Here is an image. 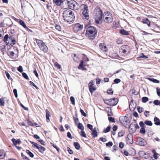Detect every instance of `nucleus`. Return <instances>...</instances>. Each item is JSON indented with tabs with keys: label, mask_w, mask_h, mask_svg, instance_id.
Returning <instances> with one entry per match:
<instances>
[{
	"label": "nucleus",
	"mask_w": 160,
	"mask_h": 160,
	"mask_svg": "<svg viewBox=\"0 0 160 160\" xmlns=\"http://www.w3.org/2000/svg\"><path fill=\"white\" fill-rule=\"evenodd\" d=\"M145 128H141L140 130V132L142 134H144L146 133Z\"/></svg>",
	"instance_id": "37"
},
{
	"label": "nucleus",
	"mask_w": 160,
	"mask_h": 160,
	"mask_svg": "<svg viewBox=\"0 0 160 160\" xmlns=\"http://www.w3.org/2000/svg\"><path fill=\"white\" fill-rule=\"evenodd\" d=\"M142 22L143 23L146 24L147 25L149 26L150 24V22L148 19L147 18H145L142 19Z\"/></svg>",
	"instance_id": "20"
},
{
	"label": "nucleus",
	"mask_w": 160,
	"mask_h": 160,
	"mask_svg": "<svg viewBox=\"0 0 160 160\" xmlns=\"http://www.w3.org/2000/svg\"><path fill=\"white\" fill-rule=\"evenodd\" d=\"M106 145L107 147L112 146L113 145V143L112 142H109L106 144Z\"/></svg>",
	"instance_id": "56"
},
{
	"label": "nucleus",
	"mask_w": 160,
	"mask_h": 160,
	"mask_svg": "<svg viewBox=\"0 0 160 160\" xmlns=\"http://www.w3.org/2000/svg\"><path fill=\"white\" fill-rule=\"evenodd\" d=\"M120 33L122 35H129L128 32L124 29H122L120 31Z\"/></svg>",
	"instance_id": "24"
},
{
	"label": "nucleus",
	"mask_w": 160,
	"mask_h": 160,
	"mask_svg": "<svg viewBox=\"0 0 160 160\" xmlns=\"http://www.w3.org/2000/svg\"><path fill=\"white\" fill-rule=\"evenodd\" d=\"M108 119L111 122H115V119H114V118H113L111 117H108Z\"/></svg>",
	"instance_id": "55"
},
{
	"label": "nucleus",
	"mask_w": 160,
	"mask_h": 160,
	"mask_svg": "<svg viewBox=\"0 0 160 160\" xmlns=\"http://www.w3.org/2000/svg\"><path fill=\"white\" fill-rule=\"evenodd\" d=\"M36 41L37 44L39 48L42 51L45 52H47L48 51V48L47 46L41 40L36 39Z\"/></svg>",
	"instance_id": "5"
},
{
	"label": "nucleus",
	"mask_w": 160,
	"mask_h": 160,
	"mask_svg": "<svg viewBox=\"0 0 160 160\" xmlns=\"http://www.w3.org/2000/svg\"><path fill=\"white\" fill-rule=\"evenodd\" d=\"M150 80L151 81H152L155 83H158L159 82V81L158 80L154 78H150Z\"/></svg>",
	"instance_id": "49"
},
{
	"label": "nucleus",
	"mask_w": 160,
	"mask_h": 160,
	"mask_svg": "<svg viewBox=\"0 0 160 160\" xmlns=\"http://www.w3.org/2000/svg\"><path fill=\"white\" fill-rule=\"evenodd\" d=\"M12 141L13 143L15 145L18 143L19 144L21 142V140L20 139L16 140L15 139L13 138L12 139Z\"/></svg>",
	"instance_id": "25"
},
{
	"label": "nucleus",
	"mask_w": 160,
	"mask_h": 160,
	"mask_svg": "<svg viewBox=\"0 0 160 160\" xmlns=\"http://www.w3.org/2000/svg\"><path fill=\"white\" fill-rule=\"evenodd\" d=\"M99 139H100V140L101 141H102L103 142H106L107 141V139L105 138H104L102 137H101Z\"/></svg>",
	"instance_id": "61"
},
{
	"label": "nucleus",
	"mask_w": 160,
	"mask_h": 160,
	"mask_svg": "<svg viewBox=\"0 0 160 160\" xmlns=\"http://www.w3.org/2000/svg\"><path fill=\"white\" fill-rule=\"evenodd\" d=\"M78 127L79 129H81V131H83L84 129L82 123H80L78 124Z\"/></svg>",
	"instance_id": "28"
},
{
	"label": "nucleus",
	"mask_w": 160,
	"mask_h": 160,
	"mask_svg": "<svg viewBox=\"0 0 160 160\" xmlns=\"http://www.w3.org/2000/svg\"><path fill=\"white\" fill-rule=\"evenodd\" d=\"M132 128H134V131H135L137 129H138L139 128V127L138 125L137 124H133L132 123L130 124L129 126V128L131 129H133Z\"/></svg>",
	"instance_id": "15"
},
{
	"label": "nucleus",
	"mask_w": 160,
	"mask_h": 160,
	"mask_svg": "<svg viewBox=\"0 0 160 160\" xmlns=\"http://www.w3.org/2000/svg\"><path fill=\"white\" fill-rule=\"evenodd\" d=\"M153 103L156 105H159V101L158 100H155L153 102Z\"/></svg>",
	"instance_id": "58"
},
{
	"label": "nucleus",
	"mask_w": 160,
	"mask_h": 160,
	"mask_svg": "<svg viewBox=\"0 0 160 160\" xmlns=\"http://www.w3.org/2000/svg\"><path fill=\"white\" fill-rule=\"evenodd\" d=\"M80 135L82 136L84 138L86 137V135L85 132L83 131H82L81 132Z\"/></svg>",
	"instance_id": "46"
},
{
	"label": "nucleus",
	"mask_w": 160,
	"mask_h": 160,
	"mask_svg": "<svg viewBox=\"0 0 160 160\" xmlns=\"http://www.w3.org/2000/svg\"><path fill=\"white\" fill-rule=\"evenodd\" d=\"M38 149L41 152L43 153L45 150V148L39 145L38 147Z\"/></svg>",
	"instance_id": "22"
},
{
	"label": "nucleus",
	"mask_w": 160,
	"mask_h": 160,
	"mask_svg": "<svg viewBox=\"0 0 160 160\" xmlns=\"http://www.w3.org/2000/svg\"><path fill=\"white\" fill-rule=\"evenodd\" d=\"M97 30L94 27L90 26L87 29L86 35L90 39H93L97 35Z\"/></svg>",
	"instance_id": "2"
},
{
	"label": "nucleus",
	"mask_w": 160,
	"mask_h": 160,
	"mask_svg": "<svg viewBox=\"0 0 160 160\" xmlns=\"http://www.w3.org/2000/svg\"><path fill=\"white\" fill-rule=\"evenodd\" d=\"M97 11L98 12L96 13L94 17L95 22L96 24L100 23V22L101 20L102 16V12L101 9H98Z\"/></svg>",
	"instance_id": "9"
},
{
	"label": "nucleus",
	"mask_w": 160,
	"mask_h": 160,
	"mask_svg": "<svg viewBox=\"0 0 160 160\" xmlns=\"http://www.w3.org/2000/svg\"><path fill=\"white\" fill-rule=\"evenodd\" d=\"M83 61L81 60V61L80 63L78 66V68L79 69H81L82 70H86V68L83 66Z\"/></svg>",
	"instance_id": "19"
},
{
	"label": "nucleus",
	"mask_w": 160,
	"mask_h": 160,
	"mask_svg": "<svg viewBox=\"0 0 160 160\" xmlns=\"http://www.w3.org/2000/svg\"><path fill=\"white\" fill-rule=\"evenodd\" d=\"M3 41L6 42L7 45H14L16 42V40L13 37H9L8 34H6L4 38Z\"/></svg>",
	"instance_id": "3"
},
{
	"label": "nucleus",
	"mask_w": 160,
	"mask_h": 160,
	"mask_svg": "<svg viewBox=\"0 0 160 160\" xmlns=\"http://www.w3.org/2000/svg\"><path fill=\"white\" fill-rule=\"evenodd\" d=\"M19 23L20 25L22 26L24 28H26V24L22 20H20L19 21Z\"/></svg>",
	"instance_id": "35"
},
{
	"label": "nucleus",
	"mask_w": 160,
	"mask_h": 160,
	"mask_svg": "<svg viewBox=\"0 0 160 160\" xmlns=\"http://www.w3.org/2000/svg\"><path fill=\"white\" fill-rule=\"evenodd\" d=\"M29 83H30V84L31 85L33 86V87H35L37 89H39L37 87L34 83L32 81H30Z\"/></svg>",
	"instance_id": "48"
},
{
	"label": "nucleus",
	"mask_w": 160,
	"mask_h": 160,
	"mask_svg": "<svg viewBox=\"0 0 160 160\" xmlns=\"http://www.w3.org/2000/svg\"><path fill=\"white\" fill-rule=\"evenodd\" d=\"M70 100L73 105L75 104V99L74 97L72 96L70 98Z\"/></svg>",
	"instance_id": "40"
},
{
	"label": "nucleus",
	"mask_w": 160,
	"mask_h": 160,
	"mask_svg": "<svg viewBox=\"0 0 160 160\" xmlns=\"http://www.w3.org/2000/svg\"><path fill=\"white\" fill-rule=\"evenodd\" d=\"M111 129V127L109 126H108L105 130V132L106 133L109 132Z\"/></svg>",
	"instance_id": "59"
},
{
	"label": "nucleus",
	"mask_w": 160,
	"mask_h": 160,
	"mask_svg": "<svg viewBox=\"0 0 160 160\" xmlns=\"http://www.w3.org/2000/svg\"><path fill=\"white\" fill-rule=\"evenodd\" d=\"M107 93L109 94H112L113 93V91L112 89L108 90L107 91Z\"/></svg>",
	"instance_id": "64"
},
{
	"label": "nucleus",
	"mask_w": 160,
	"mask_h": 160,
	"mask_svg": "<svg viewBox=\"0 0 160 160\" xmlns=\"http://www.w3.org/2000/svg\"><path fill=\"white\" fill-rule=\"evenodd\" d=\"M13 92L14 94L15 97L16 98H17L18 96V94L17 89H14L13 90Z\"/></svg>",
	"instance_id": "47"
},
{
	"label": "nucleus",
	"mask_w": 160,
	"mask_h": 160,
	"mask_svg": "<svg viewBox=\"0 0 160 160\" xmlns=\"http://www.w3.org/2000/svg\"><path fill=\"white\" fill-rule=\"evenodd\" d=\"M139 125L141 128H145V125L142 121H141L139 122Z\"/></svg>",
	"instance_id": "42"
},
{
	"label": "nucleus",
	"mask_w": 160,
	"mask_h": 160,
	"mask_svg": "<svg viewBox=\"0 0 160 160\" xmlns=\"http://www.w3.org/2000/svg\"><path fill=\"white\" fill-rule=\"evenodd\" d=\"M74 145L75 148L77 150H79L80 148L79 144L77 142H75L74 143Z\"/></svg>",
	"instance_id": "29"
},
{
	"label": "nucleus",
	"mask_w": 160,
	"mask_h": 160,
	"mask_svg": "<svg viewBox=\"0 0 160 160\" xmlns=\"http://www.w3.org/2000/svg\"><path fill=\"white\" fill-rule=\"evenodd\" d=\"M124 132L122 131H121L118 133V136L119 137H122L124 135Z\"/></svg>",
	"instance_id": "41"
},
{
	"label": "nucleus",
	"mask_w": 160,
	"mask_h": 160,
	"mask_svg": "<svg viewBox=\"0 0 160 160\" xmlns=\"http://www.w3.org/2000/svg\"><path fill=\"white\" fill-rule=\"evenodd\" d=\"M62 2V0H53V2L58 6L60 5Z\"/></svg>",
	"instance_id": "23"
},
{
	"label": "nucleus",
	"mask_w": 160,
	"mask_h": 160,
	"mask_svg": "<svg viewBox=\"0 0 160 160\" xmlns=\"http://www.w3.org/2000/svg\"><path fill=\"white\" fill-rule=\"evenodd\" d=\"M137 109L138 112L140 113L142 112L144 110L143 108L141 107H138Z\"/></svg>",
	"instance_id": "36"
},
{
	"label": "nucleus",
	"mask_w": 160,
	"mask_h": 160,
	"mask_svg": "<svg viewBox=\"0 0 160 160\" xmlns=\"http://www.w3.org/2000/svg\"><path fill=\"white\" fill-rule=\"evenodd\" d=\"M8 55L12 58H13V56L14 53L13 52H9L8 53Z\"/></svg>",
	"instance_id": "33"
},
{
	"label": "nucleus",
	"mask_w": 160,
	"mask_h": 160,
	"mask_svg": "<svg viewBox=\"0 0 160 160\" xmlns=\"http://www.w3.org/2000/svg\"><path fill=\"white\" fill-rule=\"evenodd\" d=\"M63 17L64 20L70 23L74 20L75 16L72 12L69 9H66L63 13Z\"/></svg>",
	"instance_id": "1"
},
{
	"label": "nucleus",
	"mask_w": 160,
	"mask_h": 160,
	"mask_svg": "<svg viewBox=\"0 0 160 160\" xmlns=\"http://www.w3.org/2000/svg\"><path fill=\"white\" fill-rule=\"evenodd\" d=\"M6 153L3 150L0 151V159H3L5 157Z\"/></svg>",
	"instance_id": "18"
},
{
	"label": "nucleus",
	"mask_w": 160,
	"mask_h": 160,
	"mask_svg": "<svg viewBox=\"0 0 160 160\" xmlns=\"http://www.w3.org/2000/svg\"><path fill=\"white\" fill-rule=\"evenodd\" d=\"M121 81L119 79L116 78L114 80V82L116 83H119Z\"/></svg>",
	"instance_id": "57"
},
{
	"label": "nucleus",
	"mask_w": 160,
	"mask_h": 160,
	"mask_svg": "<svg viewBox=\"0 0 160 160\" xmlns=\"http://www.w3.org/2000/svg\"><path fill=\"white\" fill-rule=\"evenodd\" d=\"M26 152L29 155L31 158H33L34 157L33 154L29 150H27Z\"/></svg>",
	"instance_id": "32"
},
{
	"label": "nucleus",
	"mask_w": 160,
	"mask_h": 160,
	"mask_svg": "<svg viewBox=\"0 0 160 160\" xmlns=\"http://www.w3.org/2000/svg\"><path fill=\"white\" fill-rule=\"evenodd\" d=\"M89 90L90 92L92 93L96 89L93 86L89 88Z\"/></svg>",
	"instance_id": "31"
},
{
	"label": "nucleus",
	"mask_w": 160,
	"mask_h": 160,
	"mask_svg": "<svg viewBox=\"0 0 160 160\" xmlns=\"http://www.w3.org/2000/svg\"><path fill=\"white\" fill-rule=\"evenodd\" d=\"M126 141L127 144H130L132 143L133 140V138L131 135L129 136L128 135L127 137L126 138Z\"/></svg>",
	"instance_id": "14"
},
{
	"label": "nucleus",
	"mask_w": 160,
	"mask_h": 160,
	"mask_svg": "<svg viewBox=\"0 0 160 160\" xmlns=\"http://www.w3.org/2000/svg\"><path fill=\"white\" fill-rule=\"evenodd\" d=\"M21 155L22 156L24 160H29L28 158L25 155H23L22 153H21Z\"/></svg>",
	"instance_id": "60"
},
{
	"label": "nucleus",
	"mask_w": 160,
	"mask_h": 160,
	"mask_svg": "<svg viewBox=\"0 0 160 160\" xmlns=\"http://www.w3.org/2000/svg\"><path fill=\"white\" fill-rule=\"evenodd\" d=\"M22 76L26 79H28V77L25 72H22Z\"/></svg>",
	"instance_id": "45"
},
{
	"label": "nucleus",
	"mask_w": 160,
	"mask_h": 160,
	"mask_svg": "<svg viewBox=\"0 0 160 160\" xmlns=\"http://www.w3.org/2000/svg\"><path fill=\"white\" fill-rule=\"evenodd\" d=\"M139 58H143L144 59H147L148 58L146 56L144 55L143 53H142L141 54L139 57Z\"/></svg>",
	"instance_id": "43"
},
{
	"label": "nucleus",
	"mask_w": 160,
	"mask_h": 160,
	"mask_svg": "<svg viewBox=\"0 0 160 160\" xmlns=\"http://www.w3.org/2000/svg\"><path fill=\"white\" fill-rule=\"evenodd\" d=\"M124 145L122 142H121L119 143V147L121 148H123Z\"/></svg>",
	"instance_id": "63"
},
{
	"label": "nucleus",
	"mask_w": 160,
	"mask_h": 160,
	"mask_svg": "<svg viewBox=\"0 0 160 160\" xmlns=\"http://www.w3.org/2000/svg\"><path fill=\"white\" fill-rule=\"evenodd\" d=\"M99 46L101 50L103 52H106L107 50V47L106 46H105L103 43H100L99 44Z\"/></svg>",
	"instance_id": "16"
},
{
	"label": "nucleus",
	"mask_w": 160,
	"mask_h": 160,
	"mask_svg": "<svg viewBox=\"0 0 160 160\" xmlns=\"http://www.w3.org/2000/svg\"><path fill=\"white\" fill-rule=\"evenodd\" d=\"M73 58V60H74V61L77 62L78 61V57L77 56L76 54H74L73 56H72Z\"/></svg>",
	"instance_id": "39"
},
{
	"label": "nucleus",
	"mask_w": 160,
	"mask_h": 160,
	"mask_svg": "<svg viewBox=\"0 0 160 160\" xmlns=\"http://www.w3.org/2000/svg\"><path fill=\"white\" fill-rule=\"evenodd\" d=\"M128 47L127 45L122 46L119 50V53L122 56H126L128 54Z\"/></svg>",
	"instance_id": "11"
},
{
	"label": "nucleus",
	"mask_w": 160,
	"mask_h": 160,
	"mask_svg": "<svg viewBox=\"0 0 160 160\" xmlns=\"http://www.w3.org/2000/svg\"><path fill=\"white\" fill-rule=\"evenodd\" d=\"M5 98H1L0 99V105L1 106H4V100Z\"/></svg>",
	"instance_id": "27"
},
{
	"label": "nucleus",
	"mask_w": 160,
	"mask_h": 160,
	"mask_svg": "<svg viewBox=\"0 0 160 160\" xmlns=\"http://www.w3.org/2000/svg\"><path fill=\"white\" fill-rule=\"evenodd\" d=\"M116 42L118 44H120L122 43L123 41L122 39L119 38L117 40Z\"/></svg>",
	"instance_id": "34"
},
{
	"label": "nucleus",
	"mask_w": 160,
	"mask_h": 160,
	"mask_svg": "<svg viewBox=\"0 0 160 160\" xmlns=\"http://www.w3.org/2000/svg\"><path fill=\"white\" fill-rule=\"evenodd\" d=\"M87 127L89 128L91 131H92L93 130V126L92 125L88 124H87Z\"/></svg>",
	"instance_id": "50"
},
{
	"label": "nucleus",
	"mask_w": 160,
	"mask_h": 160,
	"mask_svg": "<svg viewBox=\"0 0 160 160\" xmlns=\"http://www.w3.org/2000/svg\"><path fill=\"white\" fill-rule=\"evenodd\" d=\"M138 141L139 142L138 144L140 145L143 146L147 144L145 140L142 138H138Z\"/></svg>",
	"instance_id": "13"
},
{
	"label": "nucleus",
	"mask_w": 160,
	"mask_h": 160,
	"mask_svg": "<svg viewBox=\"0 0 160 160\" xmlns=\"http://www.w3.org/2000/svg\"><path fill=\"white\" fill-rule=\"evenodd\" d=\"M46 120L48 122L50 121L49 117H51L50 113L48 109L46 110Z\"/></svg>",
	"instance_id": "17"
},
{
	"label": "nucleus",
	"mask_w": 160,
	"mask_h": 160,
	"mask_svg": "<svg viewBox=\"0 0 160 160\" xmlns=\"http://www.w3.org/2000/svg\"><path fill=\"white\" fill-rule=\"evenodd\" d=\"M142 102L145 103L148 101V99L147 97H143L142 98Z\"/></svg>",
	"instance_id": "38"
},
{
	"label": "nucleus",
	"mask_w": 160,
	"mask_h": 160,
	"mask_svg": "<svg viewBox=\"0 0 160 160\" xmlns=\"http://www.w3.org/2000/svg\"><path fill=\"white\" fill-rule=\"evenodd\" d=\"M82 14L84 18L87 20L89 18V11L88 9V6L86 4H83L82 5Z\"/></svg>",
	"instance_id": "7"
},
{
	"label": "nucleus",
	"mask_w": 160,
	"mask_h": 160,
	"mask_svg": "<svg viewBox=\"0 0 160 160\" xmlns=\"http://www.w3.org/2000/svg\"><path fill=\"white\" fill-rule=\"evenodd\" d=\"M118 100L117 98H114L110 99H105L104 100V102L107 104L109 106H114L118 102Z\"/></svg>",
	"instance_id": "10"
},
{
	"label": "nucleus",
	"mask_w": 160,
	"mask_h": 160,
	"mask_svg": "<svg viewBox=\"0 0 160 160\" xmlns=\"http://www.w3.org/2000/svg\"><path fill=\"white\" fill-rule=\"evenodd\" d=\"M65 2L67 3L69 8L71 9L77 10L78 9V4L74 0H66Z\"/></svg>",
	"instance_id": "4"
},
{
	"label": "nucleus",
	"mask_w": 160,
	"mask_h": 160,
	"mask_svg": "<svg viewBox=\"0 0 160 160\" xmlns=\"http://www.w3.org/2000/svg\"><path fill=\"white\" fill-rule=\"evenodd\" d=\"M119 120L120 122L123 125L126 127H128L129 128L130 121L128 118L125 116H121L119 118Z\"/></svg>",
	"instance_id": "6"
},
{
	"label": "nucleus",
	"mask_w": 160,
	"mask_h": 160,
	"mask_svg": "<svg viewBox=\"0 0 160 160\" xmlns=\"http://www.w3.org/2000/svg\"><path fill=\"white\" fill-rule=\"evenodd\" d=\"M149 112L147 111H145L144 114L146 117H148L149 116Z\"/></svg>",
	"instance_id": "52"
},
{
	"label": "nucleus",
	"mask_w": 160,
	"mask_h": 160,
	"mask_svg": "<svg viewBox=\"0 0 160 160\" xmlns=\"http://www.w3.org/2000/svg\"><path fill=\"white\" fill-rule=\"evenodd\" d=\"M83 26L79 23L75 24L73 27V29L75 32H80L83 29Z\"/></svg>",
	"instance_id": "12"
},
{
	"label": "nucleus",
	"mask_w": 160,
	"mask_h": 160,
	"mask_svg": "<svg viewBox=\"0 0 160 160\" xmlns=\"http://www.w3.org/2000/svg\"><path fill=\"white\" fill-rule=\"evenodd\" d=\"M157 92L158 95L160 96V88H157Z\"/></svg>",
	"instance_id": "62"
},
{
	"label": "nucleus",
	"mask_w": 160,
	"mask_h": 160,
	"mask_svg": "<svg viewBox=\"0 0 160 160\" xmlns=\"http://www.w3.org/2000/svg\"><path fill=\"white\" fill-rule=\"evenodd\" d=\"M67 149L70 154H72L73 153L72 151L69 148L67 147Z\"/></svg>",
	"instance_id": "53"
},
{
	"label": "nucleus",
	"mask_w": 160,
	"mask_h": 160,
	"mask_svg": "<svg viewBox=\"0 0 160 160\" xmlns=\"http://www.w3.org/2000/svg\"><path fill=\"white\" fill-rule=\"evenodd\" d=\"M92 136L93 138H95L97 136V132L96 129H94L92 131Z\"/></svg>",
	"instance_id": "26"
},
{
	"label": "nucleus",
	"mask_w": 160,
	"mask_h": 160,
	"mask_svg": "<svg viewBox=\"0 0 160 160\" xmlns=\"http://www.w3.org/2000/svg\"><path fill=\"white\" fill-rule=\"evenodd\" d=\"M144 123L147 125L150 126H151L152 124V122L150 121H145Z\"/></svg>",
	"instance_id": "30"
},
{
	"label": "nucleus",
	"mask_w": 160,
	"mask_h": 160,
	"mask_svg": "<svg viewBox=\"0 0 160 160\" xmlns=\"http://www.w3.org/2000/svg\"><path fill=\"white\" fill-rule=\"evenodd\" d=\"M155 122L154 124L157 126H160V120L157 117H155L154 119Z\"/></svg>",
	"instance_id": "21"
},
{
	"label": "nucleus",
	"mask_w": 160,
	"mask_h": 160,
	"mask_svg": "<svg viewBox=\"0 0 160 160\" xmlns=\"http://www.w3.org/2000/svg\"><path fill=\"white\" fill-rule=\"evenodd\" d=\"M51 144L52 145V146L54 148H56V150H57V151L59 152V148L56 145H55L54 144H53L52 143H51Z\"/></svg>",
	"instance_id": "54"
},
{
	"label": "nucleus",
	"mask_w": 160,
	"mask_h": 160,
	"mask_svg": "<svg viewBox=\"0 0 160 160\" xmlns=\"http://www.w3.org/2000/svg\"><path fill=\"white\" fill-rule=\"evenodd\" d=\"M18 70L20 72H23V68L22 66H20L18 68Z\"/></svg>",
	"instance_id": "44"
},
{
	"label": "nucleus",
	"mask_w": 160,
	"mask_h": 160,
	"mask_svg": "<svg viewBox=\"0 0 160 160\" xmlns=\"http://www.w3.org/2000/svg\"><path fill=\"white\" fill-rule=\"evenodd\" d=\"M55 28L56 29H57V30H58L59 31H60L61 29V27L58 25H56Z\"/></svg>",
	"instance_id": "51"
},
{
	"label": "nucleus",
	"mask_w": 160,
	"mask_h": 160,
	"mask_svg": "<svg viewBox=\"0 0 160 160\" xmlns=\"http://www.w3.org/2000/svg\"><path fill=\"white\" fill-rule=\"evenodd\" d=\"M105 15L103 17V18L105 22L108 23H111L113 21V17L112 14L108 12H104Z\"/></svg>",
	"instance_id": "8"
}]
</instances>
